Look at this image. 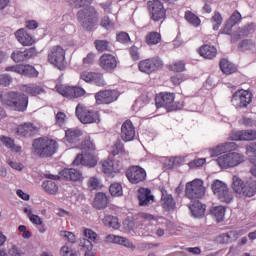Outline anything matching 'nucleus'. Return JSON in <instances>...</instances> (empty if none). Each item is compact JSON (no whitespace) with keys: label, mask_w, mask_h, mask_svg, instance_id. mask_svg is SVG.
I'll list each match as a JSON object with an SVG mask.
<instances>
[{"label":"nucleus","mask_w":256,"mask_h":256,"mask_svg":"<svg viewBox=\"0 0 256 256\" xmlns=\"http://www.w3.org/2000/svg\"><path fill=\"white\" fill-rule=\"evenodd\" d=\"M32 148L34 155H37L40 159H49L57 153L59 144L49 137H41L33 141Z\"/></svg>","instance_id":"nucleus-1"},{"label":"nucleus","mask_w":256,"mask_h":256,"mask_svg":"<svg viewBox=\"0 0 256 256\" xmlns=\"http://www.w3.org/2000/svg\"><path fill=\"white\" fill-rule=\"evenodd\" d=\"M77 19L86 31H93L99 22V12L93 6L81 9L77 13Z\"/></svg>","instance_id":"nucleus-2"},{"label":"nucleus","mask_w":256,"mask_h":256,"mask_svg":"<svg viewBox=\"0 0 256 256\" xmlns=\"http://www.w3.org/2000/svg\"><path fill=\"white\" fill-rule=\"evenodd\" d=\"M232 189L239 197H253L256 193V180L245 182L235 175L232 178Z\"/></svg>","instance_id":"nucleus-3"},{"label":"nucleus","mask_w":256,"mask_h":256,"mask_svg":"<svg viewBox=\"0 0 256 256\" xmlns=\"http://www.w3.org/2000/svg\"><path fill=\"white\" fill-rule=\"evenodd\" d=\"M5 107H12L15 111H27L29 105V97L19 92H9L2 98Z\"/></svg>","instance_id":"nucleus-4"},{"label":"nucleus","mask_w":256,"mask_h":256,"mask_svg":"<svg viewBox=\"0 0 256 256\" xmlns=\"http://www.w3.org/2000/svg\"><path fill=\"white\" fill-rule=\"evenodd\" d=\"M75 114L77 119L83 123V125H90L91 123H101V115L99 111L93 110L87 107L83 103H79L76 106Z\"/></svg>","instance_id":"nucleus-5"},{"label":"nucleus","mask_w":256,"mask_h":256,"mask_svg":"<svg viewBox=\"0 0 256 256\" xmlns=\"http://www.w3.org/2000/svg\"><path fill=\"white\" fill-rule=\"evenodd\" d=\"M65 55H67V50L61 47V45L53 46L48 51V62L57 67L59 71H65L67 69Z\"/></svg>","instance_id":"nucleus-6"},{"label":"nucleus","mask_w":256,"mask_h":256,"mask_svg":"<svg viewBox=\"0 0 256 256\" xmlns=\"http://www.w3.org/2000/svg\"><path fill=\"white\" fill-rule=\"evenodd\" d=\"M147 11L150 21H154V23L163 22L167 19V9H165V5L160 0L148 1Z\"/></svg>","instance_id":"nucleus-7"},{"label":"nucleus","mask_w":256,"mask_h":256,"mask_svg":"<svg viewBox=\"0 0 256 256\" xmlns=\"http://www.w3.org/2000/svg\"><path fill=\"white\" fill-rule=\"evenodd\" d=\"M211 189L221 203L229 204L233 202V192L223 181L214 180Z\"/></svg>","instance_id":"nucleus-8"},{"label":"nucleus","mask_w":256,"mask_h":256,"mask_svg":"<svg viewBox=\"0 0 256 256\" xmlns=\"http://www.w3.org/2000/svg\"><path fill=\"white\" fill-rule=\"evenodd\" d=\"M231 103L236 109H247L253 103V93L240 89L232 94Z\"/></svg>","instance_id":"nucleus-9"},{"label":"nucleus","mask_w":256,"mask_h":256,"mask_svg":"<svg viewBox=\"0 0 256 256\" xmlns=\"http://www.w3.org/2000/svg\"><path fill=\"white\" fill-rule=\"evenodd\" d=\"M163 67H165V63L159 56L141 60L138 64L139 71L146 75H151V73H155L159 69H163Z\"/></svg>","instance_id":"nucleus-10"},{"label":"nucleus","mask_w":256,"mask_h":256,"mask_svg":"<svg viewBox=\"0 0 256 256\" xmlns=\"http://www.w3.org/2000/svg\"><path fill=\"white\" fill-rule=\"evenodd\" d=\"M205 195V187L200 179H195L191 182L186 183L185 186V197L190 201L195 199H201Z\"/></svg>","instance_id":"nucleus-11"},{"label":"nucleus","mask_w":256,"mask_h":256,"mask_svg":"<svg viewBox=\"0 0 256 256\" xmlns=\"http://www.w3.org/2000/svg\"><path fill=\"white\" fill-rule=\"evenodd\" d=\"M216 161L221 169H229L241 165L245 161V156L237 152H232L218 157Z\"/></svg>","instance_id":"nucleus-12"},{"label":"nucleus","mask_w":256,"mask_h":256,"mask_svg":"<svg viewBox=\"0 0 256 256\" xmlns=\"http://www.w3.org/2000/svg\"><path fill=\"white\" fill-rule=\"evenodd\" d=\"M46 179H51L52 181H59L60 179H67L68 181H83V173L74 168H65L60 171L59 175L44 174Z\"/></svg>","instance_id":"nucleus-13"},{"label":"nucleus","mask_w":256,"mask_h":256,"mask_svg":"<svg viewBox=\"0 0 256 256\" xmlns=\"http://www.w3.org/2000/svg\"><path fill=\"white\" fill-rule=\"evenodd\" d=\"M56 90L59 95H62L66 99H79L87 95V91L79 86L57 85Z\"/></svg>","instance_id":"nucleus-14"},{"label":"nucleus","mask_w":256,"mask_h":256,"mask_svg":"<svg viewBox=\"0 0 256 256\" xmlns=\"http://www.w3.org/2000/svg\"><path fill=\"white\" fill-rule=\"evenodd\" d=\"M98 65L102 71H106V73H113L119 65V59L111 53H104L100 56Z\"/></svg>","instance_id":"nucleus-15"},{"label":"nucleus","mask_w":256,"mask_h":256,"mask_svg":"<svg viewBox=\"0 0 256 256\" xmlns=\"http://www.w3.org/2000/svg\"><path fill=\"white\" fill-rule=\"evenodd\" d=\"M119 95L117 90H100L95 94L96 105H111L119 99Z\"/></svg>","instance_id":"nucleus-16"},{"label":"nucleus","mask_w":256,"mask_h":256,"mask_svg":"<svg viewBox=\"0 0 256 256\" xmlns=\"http://www.w3.org/2000/svg\"><path fill=\"white\" fill-rule=\"evenodd\" d=\"M126 177L130 183L137 185L147 179V172L141 166H130L126 170Z\"/></svg>","instance_id":"nucleus-17"},{"label":"nucleus","mask_w":256,"mask_h":256,"mask_svg":"<svg viewBox=\"0 0 256 256\" xmlns=\"http://www.w3.org/2000/svg\"><path fill=\"white\" fill-rule=\"evenodd\" d=\"M97 163H99L97 155L91 152H86L84 155L78 154L72 162V164L75 165L76 167H78V165H82L83 167H88L89 169L97 167Z\"/></svg>","instance_id":"nucleus-18"},{"label":"nucleus","mask_w":256,"mask_h":256,"mask_svg":"<svg viewBox=\"0 0 256 256\" xmlns=\"http://www.w3.org/2000/svg\"><path fill=\"white\" fill-rule=\"evenodd\" d=\"M80 79L85 81V83H93L96 87H105L107 85L103 73L100 72L82 71L80 73Z\"/></svg>","instance_id":"nucleus-19"},{"label":"nucleus","mask_w":256,"mask_h":256,"mask_svg":"<svg viewBox=\"0 0 256 256\" xmlns=\"http://www.w3.org/2000/svg\"><path fill=\"white\" fill-rule=\"evenodd\" d=\"M155 103H156L157 109L161 107H165V109L169 111V109H171L172 103H175V93L160 92L159 94L156 95Z\"/></svg>","instance_id":"nucleus-20"},{"label":"nucleus","mask_w":256,"mask_h":256,"mask_svg":"<svg viewBox=\"0 0 256 256\" xmlns=\"http://www.w3.org/2000/svg\"><path fill=\"white\" fill-rule=\"evenodd\" d=\"M100 163L102 172H104L105 175H108V177H115V175L121 173V169H123L119 162L113 160H103Z\"/></svg>","instance_id":"nucleus-21"},{"label":"nucleus","mask_w":256,"mask_h":256,"mask_svg":"<svg viewBox=\"0 0 256 256\" xmlns=\"http://www.w3.org/2000/svg\"><path fill=\"white\" fill-rule=\"evenodd\" d=\"M230 141H256V130H237L231 132Z\"/></svg>","instance_id":"nucleus-22"},{"label":"nucleus","mask_w":256,"mask_h":256,"mask_svg":"<svg viewBox=\"0 0 256 256\" xmlns=\"http://www.w3.org/2000/svg\"><path fill=\"white\" fill-rule=\"evenodd\" d=\"M37 133H39V128L33 123L20 124L16 128V135H18V137H24L25 139L35 137Z\"/></svg>","instance_id":"nucleus-23"},{"label":"nucleus","mask_w":256,"mask_h":256,"mask_svg":"<svg viewBox=\"0 0 256 256\" xmlns=\"http://www.w3.org/2000/svg\"><path fill=\"white\" fill-rule=\"evenodd\" d=\"M37 55V49L35 47H31L28 49H25L24 51L21 50H15L12 55L11 59L15 63H21L23 61H27Z\"/></svg>","instance_id":"nucleus-24"},{"label":"nucleus","mask_w":256,"mask_h":256,"mask_svg":"<svg viewBox=\"0 0 256 256\" xmlns=\"http://www.w3.org/2000/svg\"><path fill=\"white\" fill-rule=\"evenodd\" d=\"M121 139L124 140L125 143L135 139V126H133V122H131V120H126L122 124Z\"/></svg>","instance_id":"nucleus-25"},{"label":"nucleus","mask_w":256,"mask_h":256,"mask_svg":"<svg viewBox=\"0 0 256 256\" xmlns=\"http://www.w3.org/2000/svg\"><path fill=\"white\" fill-rule=\"evenodd\" d=\"M235 149H237V144H235V142H226L211 148L210 155L211 157H219V155H222V153H227V151H235Z\"/></svg>","instance_id":"nucleus-26"},{"label":"nucleus","mask_w":256,"mask_h":256,"mask_svg":"<svg viewBox=\"0 0 256 256\" xmlns=\"http://www.w3.org/2000/svg\"><path fill=\"white\" fill-rule=\"evenodd\" d=\"M15 37L24 47H31V45H34L35 43V38L23 28L15 32Z\"/></svg>","instance_id":"nucleus-27"},{"label":"nucleus","mask_w":256,"mask_h":256,"mask_svg":"<svg viewBox=\"0 0 256 256\" xmlns=\"http://www.w3.org/2000/svg\"><path fill=\"white\" fill-rule=\"evenodd\" d=\"M81 137H83V130L79 128H68L65 131V139L67 143H70L71 145H75V143H79L81 140Z\"/></svg>","instance_id":"nucleus-28"},{"label":"nucleus","mask_w":256,"mask_h":256,"mask_svg":"<svg viewBox=\"0 0 256 256\" xmlns=\"http://www.w3.org/2000/svg\"><path fill=\"white\" fill-rule=\"evenodd\" d=\"M138 200L140 207H145L155 200L149 188H140L138 190Z\"/></svg>","instance_id":"nucleus-29"},{"label":"nucleus","mask_w":256,"mask_h":256,"mask_svg":"<svg viewBox=\"0 0 256 256\" xmlns=\"http://www.w3.org/2000/svg\"><path fill=\"white\" fill-rule=\"evenodd\" d=\"M109 205V198L106 193L98 192L96 193L93 201V206L95 209H105Z\"/></svg>","instance_id":"nucleus-30"},{"label":"nucleus","mask_w":256,"mask_h":256,"mask_svg":"<svg viewBox=\"0 0 256 256\" xmlns=\"http://www.w3.org/2000/svg\"><path fill=\"white\" fill-rule=\"evenodd\" d=\"M22 91H25L30 97H37V95L45 93V89L37 84H25L22 86Z\"/></svg>","instance_id":"nucleus-31"},{"label":"nucleus","mask_w":256,"mask_h":256,"mask_svg":"<svg viewBox=\"0 0 256 256\" xmlns=\"http://www.w3.org/2000/svg\"><path fill=\"white\" fill-rule=\"evenodd\" d=\"M247 155H253L250 157V163L252 164L250 168V173L253 177H256V142L246 146Z\"/></svg>","instance_id":"nucleus-32"},{"label":"nucleus","mask_w":256,"mask_h":256,"mask_svg":"<svg viewBox=\"0 0 256 256\" xmlns=\"http://www.w3.org/2000/svg\"><path fill=\"white\" fill-rule=\"evenodd\" d=\"M219 65L224 75H233V73H237L238 71L237 66L225 58L220 61Z\"/></svg>","instance_id":"nucleus-33"},{"label":"nucleus","mask_w":256,"mask_h":256,"mask_svg":"<svg viewBox=\"0 0 256 256\" xmlns=\"http://www.w3.org/2000/svg\"><path fill=\"white\" fill-rule=\"evenodd\" d=\"M199 53L204 59H215L217 57V48L206 44L200 47Z\"/></svg>","instance_id":"nucleus-34"},{"label":"nucleus","mask_w":256,"mask_h":256,"mask_svg":"<svg viewBox=\"0 0 256 256\" xmlns=\"http://www.w3.org/2000/svg\"><path fill=\"white\" fill-rule=\"evenodd\" d=\"M194 217H204L207 206L200 201L194 202L188 206Z\"/></svg>","instance_id":"nucleus-35"},{"label":"nucleus","mask_w":256,"mask_h":256,"mask_svg":"<svg viewBox=\"0 0 256 256\" xmlns=\"http://www.w3.org/2000/svg\"><path fill=\"white\" fill-rule=\"evenodd\" d=\"M162 207L166 211H173L175 209V199L173 198V195L167 194V192H162Z\"/></svg>","instance_id":"nucleus-36"},{"label":"nucleus","mask_w":256,"mask_h":256,"mask_svg":"<svg viewBox=\"0 0 256 256\" xmlns=\"http://www.w3.org/2000/svg\"><path fill=\"white\" fill-rule=\"evenodd\" d=\"M109 153L113 157H117V155H129V153L125 151V145L123 144L121 139L116 140L114 145L111 146Z\"/></svg>","instance_id":"nucleus-37"},{"label":"nucleus","mask_w":256,"mask_h":256,"mask_svg":"<svg viewBox=\"0 0 256 256\" xmlns=\"http://www.w3.org/2000/svg\"><path fill=\"white\" fill-rule=\"evenodd\" d=\"M0 141L7 147V149L13 151V153H21V146L15 145V140H13V138L0 136Z\"/></svg>","instance_id":"nucleus-38"},{"label":"nucleus","mask_w":256,"mask_h":256,"mask_svg":"<svg viewBox=\"0 0 256 256\" xmlns=\"http://www.w3.org/2000/svg\"><path fill=\"white\" fill-rule=\"evenodd\" d=\"M102 223L106 227H111L112 229H119V227H121V223H119V218L113 215H105L102 219Z\"/></svg>","instance_id":"nucleus-39"},{"label":"nucleus","mask_w":256,"mask_h":256,"mask_svg":"<svg viewBox=\"0 0 256 256\" xmlns=\"http://www.w3.org/2000/svg\"><path fill=\"white\" fill-rule=\"evenodd\" d=\"M42 187L49 195H57V192L59 191V186H57V183L52 180H45L42 183Z\"/></svg>","instance_id":"nucleus-40"},{"label":"nucleus","mask_w":256,"mask_h":256,"mask_svg":"<svg viewBox=\"0 0 256 256\" xmlns=\"http://www.w3.org/2000/svg\"><path fill=\"white\" fill-rule=\"evenodd\" d=\"M145 41L149 47L159 45V43H161V33L155 31L150 32L146 35Z\"/></svg>","instance_id":"nucleus-41"},{"label":"nucleus","mask_w":256,"mask_h":256,"mask_svg":"<svg viewBox=\"0 0 256 256\" xmlns=\"http://www.w3.org/2000/svg\"><path fill=\"white\" fill-rule=\"evenodd\" d=\"M184 19H186L190 25H193V27H199V25H201V19L189 10L185 12Z\"/></svg>","instance_id":"nucleus-42"},{"label":"nucleus","mask_w":256,"mask_h":256,"mask_svg":"<svg viewBox=\"0 0 256 256\" xmlns=\"http://www.w3.org/2000/svg\"><path fill=\"white\" fill-rule=\"evenodd\" d=\"M239 51H255L256 44L255 41L251 39L242 40L238 45Z\"/></svg>","instance_id":"nucleus-43"},{"label":"nucleus","mask_w":256,"mask_h":256,"mask_svg":"<svg viewBox=\"0 0 256 256\" xmlns=\"http://www.w3.org/2000/svg\"><path fill=\"white\" fill-rule=\"evenodd\" d=\"M20 75H24L25 77H38L39 72L31 65H22Z\"/></svg>","instance_id":"nucleus-44"},{"label":"nucleus","mask_w":256,"mask_h":256,"mask_svg":"<svg viewBox=\"0 0 256 256\" xmlns=\"http://www.w3.org/2000/svg\"><path fill=\"white\" fill-rule=\"evenodd\" d=\"M168 71H173L174 73H183L185 71V61L178 60L172 64L167 65Z\"/></svg>","instance_id":"nucleus-45"},{"label":"nucleus","mask_w":256,"mask_h":256,"mask_svg":"<svg viewBox=\"0 0 256 256\" xmlns=\"http://www.w3.org/2000/svg\"><path fill=\"white\" fill-rule=\"evenodd\" d=\"M225 207L223 206H216L211 210V213L216 218L217 223H221L223 219H225Z\"/></svg>","instance_id":"nucleus-46"},{"label":"nucleus","mask_w":256,"mask_h":256,"mask_svg":"<svg viewBox=\"0 0 256 256\" xmlns=\"http://www.w3.org/2000/svg\"><path fill=\"white\" fill-rule=\"evenodd\" d=\"M109 192L112 197H121L123 195V186L121 183H113L109 187Z\"/></svg>","instance_id":"nucleus-47"},{"label":"nucleus","mask_w":256,"mask_h":256,"mask_svg":"<svg viewBox=\"0 0 256 256\" xmlns=\"http://www.w3.org/2000/svg\"><path fill=\"white\" fill-rule=\"evenodd\" d=\"M210 21L213 25V30L219 31V27L223 24V16H221V13L215 11Z\"/></svg>","instance_id":"nucleus-48"},{"label":"nucleus","mask_w":256,"mask_h":256,"mask_svg":"<svg viewBox=\"0 0 256 256\" xmlns=\"http://www.w3.org/2000/svg\"><path fill=\"white\" fill-rule=\"evenodd\" d=\"M87 187L90 191H97V189H101V180L95 176L89 178L87 182Z\"/></svg>","instance_id":"nucleus-49"},{"label":"nucleus","mask_w":256,"mask_h":256,"mask_svg":"<svg viewBox=\"0 0 256 256\" xmlns=\"http://www.w3.org/2000/svg\"><path fill=\"white\" fill-rule=\"evenodd\" d=\"M79 247L81 251H84L85 253H90L91 251H93V243L89 239L83 238L82 240H80Z\"/></svg>","instance_id":"nucleus-50"},{"label":"nucleus","mask_w":256,"mask_h":256,"mask_svg":"<svg viewBox=\"0 0 256 256\" xmlns=\"http://www.w3.org/2000/svg\"><path fill=\"white\" fill-rule=\"evenodd\" d=\"M94 45H95L96 51H99L100 53H103V51L109 50V41L107 40H95Z\"/></svg>","instance_id":"nucleus-51"},{"label":"nucleus","mask_w":256,"mask_h":256,"mask_svg":"<svg viewBox=\"0 0 256 256\" xmlns=\"http://www.w3.org/2000/svg\"><path fill=\"white\" fill-rule=\"evenodd\" d=\"M100 25L104 29H107V31H109V29H113V27H115V22H113V20H111V18H109V16H104V17H102V19L100 21Z\"/></svg>","instance_id":"nucleus-52"},{"label":"nucleus","mask_w":256,"mask_h":256,"mask_svg":"<svg viewBox=\"0 0 256 256\" xmlns=\"http://www.w3.org/2000/svg\"><path fill=\"white\" fill-rule=\"evenodd\" d=\"M96 55L93 52H90L83 58L82 63L84 67H91V65H95Z\"/></svg>","instance_id":"nucleus-53"},{"label":"nucleus","mask_w":256,"mask_h":256,"mask_svg":"<svg viewBox=\"0 0 256 256\" xmlns=\"http://www.w3.org/2000/svg\"><path fill=\"white\" fill-rule=\"evenodd\" d=\"M25 213H28V217L31 221V223H33V225H43V220L41 219V217H39L38 215L35 214H31V210L25 208L24 209Z\"/></svg>","instance_id":"nucleus-54"},{"label":"nucleus","mask_w":256,"mask_h":256,"mask_svg":"<svg viewBox=\"0 0 256 256\" xmlns=\"http://www.w3.org/2000/svg\"><path fill=\"white\" fill-rule=\"evenodd\" d=\"M205 163H207V159L198 158V159L190 161L188 163V167H190L191 169H197L198 167H203V165H205Z\"/></svg>","instance_id":"nucleus-55"},{"label":"nucleus","mask_w":256,"mask_h":256,"mask_svg":"<svg viewBox=\"0 0 256 256\" xmlns=\"http://www.w3.org/2000/svg\"><path fill=\"white\" fill-rule=\"evenodd\" d=\"M60 237H63V239H65V241H68V243H75L77 241V237H75V234L69 231H60Z\"/></svg>","instance_id":"nucleus-56"},{"label":"nucleus","mask_w":256,"mask_h":256,"mask_svg":"<svg viewBox=\"0 0 256 256\" xmlns=\"http://www.w3.org/2000/svg\"><path fill=\"white\" fill-rule=\"evenodd\" d=\"M60 253L62 256H79L77 251L73 250V248H71L67 245H64L61 247Z\"/></svg>","instance_id":"nucleus-57"},{"label":"nucleus","mask_w":256,"mask_h":256,"mask_svg":"<svg viewBox=\"0 0 256 256\" xmlns=\"http://www.w3.org/2000/svg\"><path fill=\"white\" fill-rule=\"evenodd\" d=\"M83 151H95V144L91 141V138H85L81 145Z\"/></svg>","instance_id":"nucleus-58"},{"label":"nucleus","mask_w":256,"mask_h":256,"mask_svg":"<svg viewBox=\"0 0 256 256\" xmlns=\"http://www.w3.org/2000/svg\"><path fill=\"white\" fill-rule=\"evenodd\" d=\"M241 19H243V17L241 16V13H239V11L236 10L232 13V15L227 20V22H229L231 25H233L235 27L237 25V23H239V21H241Z\"/></svg>","instance_id":"nucleus-59"},{"label":"nucleus","mask_w":256,"mask_h":256,"mask_svg":"<svg viewBox=\"0 0 256 256\" xmlns=\"http://www.w3.org/2000/svg\"><path fill=\"white\" fill-rule=\"evenodd\" d=\"M71 5H74L76 9H81V7H85L86 5H91L93 0H71Z\"/></svg>","instance_id":"nucleus-60"},{"label":"nucleus","mask_w":256,"mask_h":256,"mask_svg":"<svg viewBox=\"0 0 256 256\" xmlns=\"http://www.w3.org/2000/svg\"><path fill=\"white\" fill-rule=\"evenodd\" d=\"M172 85L175 87L179 86L183 81H185V76L183 74H176L170 77Z\"/></svg>","instance_id":"nucleus-61"},{"label":"nucleus","mask_w":256,"mask_h":256,"mask_svg":"<svg viewBox=\"0 0 256 256\" xmlns=\"http://www.w3.org/2000/svg\"><path fill=\"white\" fill-rule=\"evenodd\" d=\"M129 54L133 61H139L141 59V54L139 53V48H137V46H132L129 49Z\"/></svg>","instance_id":"nucleus-62"},{"label":"nucleus","mask_w":256,"mask_h":256,"mask_svg":"<svg viewBox=\"0 0 256 256\" xmlns=\"http://www.w3.org/2000/svg\"><path fill=\"white\" fill-rule=\"evenodd\" d=\"M106 241L107 243H116L117 245H121V242L123 241V237L109 234L106 236Z\"/></svg>","instance_id":"nucleus-63"},{"label":"nucleus","mask_w":256,"mask_h":256,"mask_svg":"<svg viewBox=\"0 0 256 256\" xmlns=\"http://www.w3.org/2000/svg\"><path fill=\"white\" fill-rule=\"evenodd\" d=\"M233 232H229V233H223L221 235H219L217 238H216V241L218 243H222V244H225V243H229V241H231V234Z\"/></svg>","instance_id":"nucleus-64"}]
</instances>
